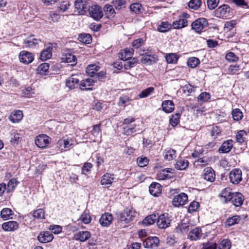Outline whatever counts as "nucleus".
I'll use <instances>...</instances> for the list:
<instances>
[{
    "label": "nucleus",
    "instance_id": "obj_1",
    "mask_svg": "<svg viewBox=\"0 0 249 249\" xmlns=\"http://www.w3.org/2000/svg\"><path fill=\"white\" fill-rule=\"evenodd\" d=\"M172 217L168 213L160 214L157 219V225L160 229H166L170 226Z\"/></svg>",
    "mask_w": 249,
    "mask_h": 249
},
{
    "label": "nucleus",
    "instance_id": "obj_2",
    "mask_svg": "<svg viewBox=\"0 0 249 249\" xmlns=\"http://www.w3.org/2000/svg\"><path fill=\"white\" fill-rule=\"evenodd\" d=\"M208 23L205 18H199L192 22L191 24L192 29L195 32L200 33L203 30L207 27Z\"/></svg>",
    "mask_w": 249,
    "mask_h": 249
},
{
    "label": "nucleus",
    "instance_id": "obj_3",
    "mask_svg": "<svg viewBox=\"0 0 249 249\" xmlns=\"http://www.w3.org/2000/svg\"><path fill=\"white\" fill-rule=\"evenodd\" d=\"M56 44L49 43L46 46L45 48L41 52L40 59L45 61L50 59L52 56V53L55 50Z\"/></svg>",
    "mask_w": 249,
    "mask_h": 249
},
{
    "label": "nucleus",
    "instance_id": "obj_4",
    "mask_svg": "<svg viewBox=\"0 0 249 249\" xmlns=\"http://www.w3.org/2000/svg\"><path fill=\"white\" fill-rule=\"evenodd\" d=\"M136 214V213L133 210L126 209L121 213L119 221L121 222L128 223L133 220Z\"/></svg>",
    "mask_w": 249,
    "mask_h": 249
},
{
    "label": "nucleus",
    "instance_id": "obj_5",
    "mask_svg": "<svg viewBox=\"0 0 249 249\" xmlns=\"http://www.w3.org/2000/svg\"><path fill=\"white\" fill-rule=\"evenodd\" d=\"M242 173L240 169L235 168L232 169L229 174L230 182L233 184H239L242 179Z\"/></svg>",
    "mask_w": 249,
    "mask_h": 249
},
{
    "label": "nucleus",
    "instance_id": "obj_6",
    "mask_svg": "<svg viewBox=\"0 0 249 249\" xmlns=\"http://www.w3.org/2000/svg\"><path fill=\"white\" fill-rule=\"evenodd\" d=\"M89 12L90 16L94 19L98 20L103 16L102 8L97 5H94L89 8Z\"/></svg>",
    "mask_w": 249,
    "mask_h": 249
},
{
    "label": "nucleus",
    "instance_id": "obj_7",
    "mask_svg": "<svg viewBox=\"0 0 249 249\" xmlns=\"http://www.w3.org/2000/svg\"><path fill=\"white\" fill-rule=\"evenodd\" d=\"M50 138L45 134H40L36 137L35 142L37 147L44 148L46 147L49 144Z\"/></svg>",
    "mask_w": 249,
    "mask_h": 249
},
{
    "label": "nucleus",
    "instance_id": "obj_8",
    "mask_svg": "<svg viewBox=\"0 0 249 249\" xmlns=\"http://www.w3.org/2000/svg\"><path fill=\"white\" fill-rule=\"evenodd\" d=\"M18 57L20 61L25 64L31 63L34 59L33 53L26 51H21Z\"/></svg>",
    "mask_w": 249,
    "mask_h": 249
},
{
    "label": "nucleus",
    "instance_id": "obj_9",
    "mask_svg": "<svg viewBox=\"0 0 249 249\" xmlns=\"http://www.w3.org/2000/svg\"><path fill=\"white\" fill-rule=\"evenodd\" d=\"M159 238L156 236H152L147 238L143 242V245L145 248L154 249L159 246Z\"/></svg>",
    "mask_w": 249,
    "mask_h": 249
},
{
    "label": "nucleus",
    "instance_id": "obj_10",
    "mask_svg": "<svg viewBox=\"0 0 249 249\" xmlns=\"http://www.w3.org/2000/svg\"><path fill=\"white\" fill-rule=\"evenodd\" d=\"M188 201V196L184 193L175 196L173 200L172 204L176 207H178L185 205Z\"/></svg>",
    "mask_w": 249,
    "mask_h": 249
},
{
    "label": "nucleus",
    "instance_id": "obj_11",
    "mask_svg": "<svg viewBox=\"0 0 249 249\" xmlns=\"http://www.w3.org/2000/svg\"><path fill=\"white\" fill-rule=\"evenodd\" d=\"M79 79L77 75H72L66 81V86L69 89H72L80 86Z\"/></svg>",
    "mask_w": 249,
    "mask_h": 249
},
{
    "label": "nucleus",
    "instance_id": "obj_12",
    "mask_svg": "<svg viewBox=\"0 0 249 249\" xmlns=\"http://www.w3.org/2000/svg\"><path fill=\"white\" fill-rule=\"evenodd\" d=\"M140 126V124H134L130 127L125 126L124 127L123 133L127 136L131 135L134 133H141L142 130Z\"/></svg>",
    "mask_w": 249,
    "mask_h": 249
},
{
    "label": "nucleus",
    "instance_id": "obj_13",
    "mask_svg": "<svg viewBox=\"0 0 249 249\" xmlns=\"http://www.w3.org/2000/svg\"><path fill=\"white\" fill-rule=\"evenodd\" d=\"M2 229L6 231H14L19 228V224L16 221H9L2 224Z\"/></svg>",
    "mask_w": 249,
    "mask_h": 249
},
{
    "label": "nucleus",
    "instance_id": "obj_14",
    "mask_svg": "<svg viewBox=\"0 0 249 249\" xmlns=\"http://www.w3.org/2000/svg\"><path fill=\"white\" fill-rule=\"evenodd\" d=\"M53 239V236L50 231L41 232L37 236L38 240L42 243H48Z\"/></svg>",
    "mask_w": 249,
    "mask_h": 249
},
{
    "label": "nucleus",
    "instance_id": "obj_15",
    "mask_svg": "<svg viewBox=\"0 0 249 249\" xmlns=\"http://www.w3.org/2000/svg\"><path fill=\"white\" fill-rule=\"evenodd\" d=\"M215 173L214 170L211 167H207L203 170L202 177L207 181L212 182L215 180Z\"/></svg>",
    "mask_w": 249,
    "mask_h": 249
},
{
    "label": "nucleus",
    "instance_id": "obj_16",
    "mask_svg": "<svg viewBox=\"0 0 249 249\" xmlns=\"http://www.w3.org/2000/svg\"><path fill=\"white\" fill-rule=\"evenodd\" d=\"M134 53V50L132 48H126L121 50L118 54L119 58L123 61H126L131 58Z\"/></svg>",
    "mask_w": 249,
    "mask_h": 249
},
{
    "label": "nucleus",
    "instance_id": "obj_17",
    "mask_svg": "<svg viewBox=\"0 0 249 249\" xmlns=\"http://www.w3.org/2000/svg\"><path fill=\"white\" fill-rule=\"evenodd\" d=\"M202 231L200 228L196 227L190 231L188 238L191 241H196L200 238Z\"/></svg>",
    "mask_w": 249,
    "mask_h": 249
},
{
    "label": "nucleus",
    "instance_id": "obj_18",
    "mask_svg": "<svg viewBox=\"0 0 249 249\" xmlns=\"http://www.w3.org/2000/svg\"><path fill=\"white\" fill-rule=\"evenodd\" d=\"M234 193L231 192V190L230 188H226L223 189L220 195L221 199L225 203L231 201Z\"/></svg>",
    "mask_w": 249,
    "mask_h": 249
},
{
    "label": "nucleus",
    "instance_id": "obj_19",
    "mask_svg": "<svg viewBox=\"0 0 249 249\" xmlns=\"http://www.w3.org/2000/svg\"><path fill=\"white\" fill-rule=\"evenodd\" d=\"M91 236L89 231H80L75 233L74 234L73 238L77 241L81 242H85Z\"/></svg>",
    "mask_w": 249,
    "mask_h": 249
},
{
    "label": "nucleus",
    "instance_id": "obj_20",
    "mask_svg": "<svg viewBox=\"0 0 249 249\" xmlns=\"http://www.w3.org/2000/svg\"><path fill=\"white\" fill-rule=\"evenodd\" d=\"M22 111L20 110H16L12 112L9 116V120L13 123L20 122L23 118Z\"/></svg>",
    "mask_w": 249,
    "mask_h": 249
},
{
    "label": "nucleus",
    "instance_id": "obj_21",
    "mask_svg": "<svg viewBox=\"0 0 249 249\" xmlns=\"http://www.w3.org/2000/svg\"><path fill=\"white\" fill-rule=\"evenodd\" d=\"M112 220V215L108 213H106L102 214L99 219V222L102 226L107 227L111 223Z\"/></svg>",
    "mask_w": 249,
    "mask_h": 249
},
{
    "label": "nucleus",
    "instance_id": "obj_22",
    "mask_svg": "<svg viewBox=\"0 0 249 249\" xmlns=\"http://www.w3.org/2000/svg\"><path fill=\"white\" fill-rule=\"evenodd\" d=\"M161 107L164 112L170 113L174 110L175 105L172 101L166 100L162 102Z\"/></svg>",
    "mask_w": 249,
    "mask_h": 249
},
{
    "label": "nucleus",
    "instance_id": "obj_23",
    "mask_svg": "<svg viewBox=\"0 0 249 249\" xmlns=\"http://www.w3.org/2000/svg\"><path fill=\"white\" fill-rule=\"evenodd\" d=\"M231 201L235 207H239L243 204L244 196L240 193H234Z\"/></svg>",
    "mask_w": 249,
    "mask_h": 249
},
{
    "label": "nucleus",
    "instance_id": "obj_24",
    "mask_svg": "<svg viewBox=\"0 0 249 249\" xmlns=\"http://www.w3.org/2000/svg\"><path fill=\"white\" fill-rule=\"evenodd\" d=\"M161 185L157 182L152 183L149 186V192L154 196H158L161 193Z\"/></svg>",
    "mask_w": 249,
    "mask_h": 249
},
{
    "label": "nucleus",
    "instance_id": "obj_25",
    "mask_svg": "<svg viewBox=\"0 0 249 249\" xmlns=\"http://www.w3.org/2000/svg\"><path fill=\"white\" fill-rule=\"evenodd\" d=\"M232 141L228 140L223 142L219 149V152L220 153H229L233 147Z\"/></svg>",
    "mask_w": 249,
    "mask_h": 249
},
{
    "label": "nucleus",
    "instance_id": "obj_26",
    "mask_svg": "<svg viewBox=\"0 0 249 249\" xmlns=\"http://www.w3.org/2000/svg\"><path fill=\"white\" fill-rule=\"evenodd\" d=\"M71 145V140L68 139H60L57 142V146L60 148L61 151H63L65 149H69Z\"/></svg>",
    "mask_w": 249,
    "mask_h": 249
},
{
    "label": "nucleus",
    "instance_id": "obj_27",
    "mask_svg": "<svg viewBox=\"0 0 249 249\" xmlns=\"http://www.w3.org/2000/svg\"><path fill=\"white\" fill-rule=\"evenodd\" d=\"M113 176V175L109 173H106L104 175L101 180V185L107 187L111 185L114 180Z\"/></svg>",
    "mask_w": 249,
    "mask_h": 249
},
{
    "label": "nucleus",
    "instance_id": "obj_28",
    "mask_svg": "<svg viewBox=\"0 0 249 249\" xmlns=\"http://www.w3.org/2000/svg\"><path fill=\"white\" fill-rule=\"evenodd\" d=\"M190 224L189 223L181 222L178 224L175 229L176 232L178 233H185L189 230Z\"/></svg>",
    "mask_w": 249,
    "mask_h": 249
},
{
    "label": "nucleus",
    "instance_id": "obj_29",
    "mask_svg": "<svg viewBox=\"0 0 249 249\" xmlns=\"http://www.w3.org/2000/svg\"><path fill=\"white\" fill-rule=\"evenodd\" d=\"M33 37L34 36H31L25 39L24 43L26 46L33 48L41 42V39L35 38Z\"/></svg>",
    "mask_w": 249,
    "mask_h": 249
},
{
    "label": "nucleus",
    "instance_id": "obj_30",
    "mask_svg": "<svg viewBox=\"0 0 249 249\" xmlns=\"http://www.w3.org/2000/svg\"><path fill=\"white\" fill-rule=\"evenodd\" d=\"M94 80L91 78H87L82 80L80 83V87L81 89L90 90V87L93 85Z\"/></svg>",
    "mask_w": 249,
    "mask_h": 249
},
{
    "label": "nucleus",
    "instance_id": "obj_31",
    "mask_svg": "<svg viewBox=\"0 0 249 249\" xmlns=\"http://www.w3.org/2000/svg\"><path fill=\"white\" fill-rule=\"evenodd\" d=\"M189 162L187 160L182 159H178L175 165L176 169L178 170H185L188 166Z\"/></svg>",
    "mask_w": 249,
    "mask_h": 249
},
{
    "label": "nucleus",
    "instance_id": "obj_32",
    "mask_svg": "<svg viewBox=\"0 0 249 249\" xmlns=\"http://www.w3.org/2000/svg\"><path fill=\"white\" fill-rule=\"evenodd\" d=\"M174 29H179L187 26V20L185 18H179L174 21L172 25Z\"/></svg>",
    "mask_w": 249,
    "mask_h": 249
},
{
    "label": "nucleus",
    "instance_id": "obj_33",
    "mask_svg": "<svg viewBox=\"0 0 249 249\" xmlns=\"http://www.w3.org/2000/svg\"><path fill=\"white\" fill-rule=\"evenodd\" d=\"M13 214V211L7 208H3L0 212V217L4 220L12 219Z\"/></svg>",
    "mask_w": 249,
    "mask_h": 249
},
{
    "label": "nucleus",
    "instance_id": "obj_34",
    "mask_svg": "<svg viewBox=\"0 0 249 249\" xmlns=\"http://www.w3.org/2000/svg\"><path fill=\"white\" fill-rule=\"evenodd\" d=\"M241 220V217L239 215H234L228 218L226 221V226L230 227L235 224H238Z\"/></svg>",
    "mask_w": 249,
    "mask_h": 249
},
{
    "label": "nucleus",
    "instance_id": "obj_35",
    "mask_svg": "<svg viewBox=\"0 0 249 249\" xmlns=\"http://www.w3.org/2000/svg\"><path fill=\"white\" fill-rule=\"evenodd\" d=\"M230 6L227 4H223L219 6L215 11V14L218 16L225 15L230 11Z\"/></svg>",
    "mask_w": 249,
    "mask_h": 249
},
{
    "label": "nucleus",
    "instance_id": "obj_36",
    "mask_svg": "<svg viewBox=\"0 0 249 249\" xmlns=\"http://www.w3.org/2000/svg\"><path fill=\"white\" fill-rule=\"evenodd\" d=\"M99 69L100 67L96 65H89L86 69V72L90 76L94 77Z\"/></svg>",
    "mask_w": 249,
    "mask_h": 249
},
{
    "label": "nucleus",
    "instance_id": "obj_37",
    "mask_svg": "<svg viewBox=\"0 0 249 249\" xmlns=\"http://www.w3.org/2000/svg\"><path fill=\"white\" fill-rule=\"evenodd\" d=\"M157 220V216L155 214H152L146 217L142 221V224L145 226H148L153 224Z\"/></svg>",
    "mask_w": 249,
    "mask_h": 249
},
{
    "label": "nucleus",
    "instance_id": "obj_38",
    "mask_svg": "<svg viewBox=\"0 0 249 249\" xmlns=\"http://www.w3.org/2000/svg\"><path fill=\"white\" fill-rule=\"evenodd\" d=\"M33 216L35 219L42 220L45 218V211L43 209H38L33 212Z\"/></svg>",
    "mask_w": 249,
    "mask_h": 249
},
{
    "label": "nucleus",
    "instance_id": "obj_39",
    "mask_svg": "<svg viewBox=\"0 0 249 249\" xmlns=\"http://www.w3.org/2000/svg\"><path fill=\"white\" fill-rule=\"evenodd\" d=\"M50 65L47 63H43L38 67L37 72L40 75H45L48 72Z\"/></svg>",
    "mask_w": 249,
    "mask_h": 249
},
{
    "label": "nucleus",
    "instance_id": "obj_40",
    "mask_svg": "<svg viewBox=\"0 0 249 249\" xmlns=\"http://www.w3.org/2000/svg\"><path fill=\"white\" fill-rule=\"evenodd\" d=\"M64 61L66 63H70L71 66H74L77 63V58L76 56L70 53H67L65 57L63 58Z\"/></svg>",
    "mask_w": 249,
    "mask_h": 249
},
{
    "label": "nucleus",
    "instance_id": "obj_41",
    "mask_svg": "<svg viewBox=\"0 0 249 249\" xmlns=\"http://www.w3.org/2000/svg\"><path fill=\"white\" fill-rule=\"evenodd\" d=\"M172 25L168 22H162L158 27V30L162 33L168 31L172 27Z\"/></svg>",
    "mask_w": 249,
    "mask_h": 249
},
{
    "label": "nucleus",
    "instance_id": "obj_42",
    "mask_svg": "<svg viewBox=\"0 0 249 249\" xmlns=\"http://www.w3.org/2000/svg\"><path fill=\"white\" fill-rule=\"evenodd\" d=\"M78 39L80 41L85 44H89L91 41L92 37L88 34H81L79 35Z\"/></svg>",
    "mask_w": 249,
    "mask_h": 249
},
{
    "label": "nucleus",
    "instance_id": "obj_43",
    "mask_svg": "<svg viewBox=\"0 0 249 249\" xmlns=\"http://www.w3.org/2000/svg\"><path fill=\"white\" fill-rule=\"evenodd\" d=\"M200 63L198 58L196 57L189 58L187 60V65L189 67L194 68Z\"/></svg>",
    "mask_w": 249,
    "mask_h": 249
},
{
    "label": "nucleus",
    "instance_id": "obj_44",
    "mask_svg": "<svg viewBox=\"0 0 249 249\" xmlns=\"http://www.w3.org/2000/svg\"><path fill=\"white\" fill-rule=\"evenodd\" d=\"M104 11L106 15H107L108 18L113 17L116 13L113 6L110 5H106L104 7Z\"/></svg>",
    "mask_w": 249,
    "mask_h": 249
},
{
    "label": "nucleus",
    "instance_id": "obj_45",
    "mask_svg": "<svg viewBox=\"0 0 249 249\" xmlns=\"http://www.w3.org/2000/svg\"><path fill=\"white\" fill-rule=\"evenodd\" d=\"M175 150L170 149L165 152L164 158L168 160H171L176 157Z\"/></svg>",
    "mask_w": 249,
    "mask_h": 249
},
{
    "label": "nucleus",
    "instance_id": "obj_46",
    "mask_svg": "<svg viewBox=\"0 0 249 249\" xmlns=\"http://www.w3.org/2000/svg\"><path fill=\"white\" fill-rule=\"evenodd\" d=\"M154 90L155 89L153 87L148 88L146 89L142 90L139 94V96L141 98H145L153 93Z\"/></svg>",
    "mask_w": 249,
    "mask_h": 249
},
{
    "label": "nucleus",
    "instance_id": "obj_47",
    "mask_svg": "<svg viewBox=\"0 0 249 249\" xmlns=\"http://www.w3.org/2000/svg\"><path fill=\"white\" fill-rule=\"evenodd\" d=\"M138 59L137 58H133L130 59V60L126 62L124 64V68L126 70H129L131 68L134 67L138 63Z\"/></svg>",
    "mask_w": 249,
    "mask_h": 249
},
{
    "label": "nucleus",
    "instance_id": "obj_48",
    "mask_svg": "<svg viewBox=\"0 0 249 249\" xmlns=\"http://www.w3.org/2000/svg\"><path fill=\"white\" fill-rule=\"evenodd\" d=\"M237 21L236 20H231L227 21L224 25V30L227 32L231 31L237 24Z\"/></svg>",
    "mask_w": 249,
    "mask_h": 249
},
{
    "label": "nucleus",
    "instance_id": "obj_49",
    "mask_svg": "<svg viewBox=\"0 0 249 249\" xmlns=\"http://www.w3.org/2000/svg\"><path fill=\"white\" fill-rule=\"evenodd\" d=\"M211 98V95L209 93L204 92H202L197 97V100L198 102L201 103L207 102Z\"/></svg>",
    "mask_w": 249,
    "mask_h": 249
},
{
    "label": "nucleus",
    "instance_id": "obj_50",
    "mask_svg": "<svg viewBox=\"0 0 249 249\" xmlns=\"http://www.w3.org/2000/svg\"><path fill=\"white\" fill-rule=\"evenodd\" d=\"M201 3V0H191L188 3V6L194 10H197L200 7Z\"/></svg>",
    "mask_w": 249,
    "mask_h": 249
},
{
    "label": "nucleus",
    "instance_id": "obj_51",
    "mask_svg": "<svg viewBox=\"0 0 249 249\" xmlns=\"http://www.w3.org/2000/svg\"><path fill=\"white\" fill-rule=\"evenodd\" d=\"M232 118L234 120L240 121L243 118V113L238 108H235L232 111Z\"/></svg>",
    "mask_w": 249,
    "mask_h": 249
},
{
    "label": "nucleus",
    "instance_id": "obj_52",
    "mask_svg": "<svg viewBox=\"0 0 249 249\" xmlns=\"http://www.w3.org/2000/svg\"><path fill=\"white\" fill-rule=\"evenodd\" d=\"M180 114L179 113H176L172 115V117L170 119V123L173 126H175L178 125L179 122V118Z\"/></svg>",
    "mask_w": 249,
    "mask_h": 249
},
{
    "label": "nucleus",
    "instance_id": "obj_53",
    "mask_svg": "<svg viewBox=\"0 0 249 249\" xmlns=\"http://www.w3.org/2000/svg\"><path fill=\"white\" fill-rule=\"evenodd\" d=\"M231 248V242L229 239L222 240L219 244V249H230Z\"/></svg>",
    "mask_w": 249,
    "mask_h": 249
},
{
    "label": "nucleus",
    "instance_id": "obj_54",
    "mask_svg": "<svg viewBox=\"0 0 249 249\" xmlns=\"http://www.w3.org/2000/svg\"><path fill=\"white\" fill-rule=\"evenodd\" d=\"M178 57L176 53H170L166 55V60L168 63L173 64L176 63Z\"/></svg>",
    "mask_w": 249,
    "mask_h": 249
},
{
    "label": "nucleus",
    "instance_id": "obj_55",
    "mask_svg": "<svg viewBox=\"0 0 249 249\" xmlns=\"http://www.w3.org/2000/svg\"><path fill=\"white\" fill-rule=\"evenodd\" d=\"M17 185V180L15 178H12L8 183L7 188V192L13 190Z\"/></svg>",
    "mask_w": 249,
    "mask_h": 249
},
{
    "label": "nucleus",
    "instance_id": "obj_56",
    "mask_svg": "<svg viewBox=\"0 0 249 249\" xmlns=\"http://www.w3.org/2000/svg\"><path fill=\"white\" fill-rule=\"evenodd\" d=\"M130 101H131V99L129 97L126 96H122L119 98L118 105L120 106L125 107Z\"/></svg>",
    "mask_w": 249,
    "mask_h": 249
},
{
    "label": "nucleus",
    "instance_id": "obj_57",
    "mask_svg": "<svg viewBox=\"0 0 249 249\" xmlns=\"http://www.w3.org/2000/svg\"><path fill=\"white\" fill-rule=\"evenodd\" d=\"M74 6L78 11V13L82 14L85 8L84 2L82 0H76L74 2Z\"/></svg>",
    "mask_w": 249,
    "mask_h": 249
},
{
    "label": "nucleus",
    "instance_id": "obj_58",
    "mask_svg": "<svg viewBox=\"0 0 249 249\" xmlns=\"http://www.w3.org/2000/svg\"><path fill=\"white\" fill-rule=\"evenodd\" d=\"M246 135V132L245 131H239L236 135V141L240 143H242L245 141Z\"/></svg>",
    "mask_w": 249,
    "mask_h": 249
},
{
    "label": "nucleus",
    "instance_id": "obj_59",
    "mask_svg": "<svg viewBox=\"0 0 249 249\" xmlns=\"http://www.w3.org/2000/svg\"><path fill=\"white\" fill-rule=\"evenodd\" d=\"M199 207V204L198 202L194 201L192 202L188 207V211L189 213H192L196 211V210L198 209V208Z\"/></svg>",
    "mask_w": 249,
    "mask_h": 249
},
{
    "label": "nucleus",
    "instance_id": "obj_60",
    "mask_svg": "<svg viewBox=\"0 0 249 249\" xmlns=\"http://www.w3.org/2000/svg\"><path fill=\"white\" fill-rule=\"evenodd\" d=\"M226 59L230 62H235L238 60V57L232 52H229L226 55Z\"/></svg>",
    "mask_w": 249,
    "mask_h": 249
},
{
    "label": "nucleus",
    "instance_id": "obj_61",
    "mask_svg": "<svg viewBox=\"0 0 249 249\" xmlns=\"http://www.w3.org/2000/svg\"><path fill=\"white\" fill-rule=\"evenodd\" d=\"M219 0H207V6L210 10L214 9L218 5Z\"/></svg>",
    "mask_w": 249,
    "mask_h": 249
},
{
    "label": "nucleus",
    "instance_id": "obj_62",
    "mask_svg": "<svg viewBox=\"0 0 249 249\" xmlns=\"http://www.w3.org/2000/svg\"><path fill=\"white\" fill-rule=\"evenodd\" d=\"M216 247L217 245L215 243L208 242L202 244V248L201 249H216Z\"/></svg>",
    "mask_w": 249,
    "mask_h": 249
},
{
    "label": "nucleus",
    "instance_id": "obj_63",
    "mask_svg": "<svg viewBox=\"0 0 249 249\" xmlns=\"http://www.w3.org/2000/svg\"><path fill=\"white\" fill-rule=\"evenodd\" d=\"M148 159L146 157H139L137 160V162L140 167H144L148 163Z\"/></svg>",
    "mask_w": 249,
    "mask_h": 249
},
{
    "label": "nucleus",
    "instance_id": "obj_64",
    "mask_svg": "<svg viewBox=\"0 0 249 249\" xmlns=\"http://www.w3.org/2000/svg\"><path fill=\"white\" fill-rule=\"evenodd\" d=\"M79 220H81L85 224H89L91 221V217L90 215L86 213H83L80 216Z\"/></svg>",
    "mask_w": 249,
    "mask_h": 249
}]
</instances>
